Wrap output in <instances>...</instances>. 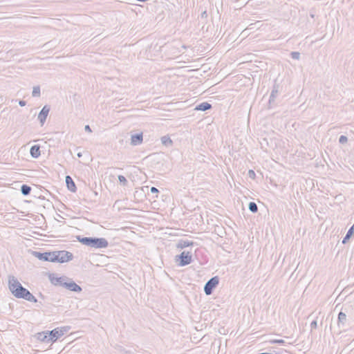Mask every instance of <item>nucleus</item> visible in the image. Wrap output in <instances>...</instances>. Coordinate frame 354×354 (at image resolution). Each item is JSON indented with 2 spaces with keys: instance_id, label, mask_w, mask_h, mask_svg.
<instances>
[{
  "instance_id": "obj_1",
  "label": "nucleus",
  "mask_w": 354,
  "mask_h": 354,
  "mask_svg": "<svg viewBox=\"0 0 354 354\" xmlns=\"http://www.w3.org/2000/svg\"><path fill=\"white\" fill-rule=\"evenodd\" d=\"M8 288L16 298L24 299L33 303L37 302L36 297L28 289L23 287L14 276H9L8 277Z\"/></svg>"
},
{
  "instance_id": "obj_2",
  "label": "nucleus",
  "mask_w": 354,
  "mask_h": 354,
  "mask_svg": "<svg viewBox=\"0 0 354 354\" xmlns=\"http://www.w3.org/2000/svg\"><path fill=\"white\" fill-rule=\"evenodd\" d=\"M77 239L82 244L96 249L106 248L109 245L108 241L105 238L77 236Z\"/></svg>"
},
{
  "instance_id": "obj_3",
  "label": "nucleus",
  "mask_w": 354,
  "mask_h": 354,
  "mask_svg": "<svg viewBox=\"0 0 354 354\" xmlns=\"http://www.w3.org/2000/svg\"><path fill=\"white\" fill-rule=\"evenodd\" d=\"M53 262L66 263L73 259V254L66 250L53 251Z\"/></svg>"
},
{
  "instance_id": "obj_4",
  "label": "nucleus",
  "mask_w": 354,
  "mask_h": 354,
  "mask_svg": "<svg viewBox=\"0 0 354 354\" xmlns=\"http://www.w3.org/2000/svg\"><path fill=\"white\" fill-rule=\"evenodd\" d=\"M219 283L218 277L216 276L212 277L209 280L207 281L204 286V292L207 295H210L213 290L217 286Z\"/></svg>"
},
{
  "instance_id": "obj_5",
  "label": "nucleus",
  "mask_w": 354,
  "mask_h": 354,
  "mask_svg": "<svg viewBox=\"0 0 354 354\" xmlns=\"http://www.w3.org/2000/svg\"><path fill=\"white\" fill-rule=\"evenodd\" d=\"M192 254L189 252L183 251L180 255L176 257V261L180 260L178 266H185L189 265L192 262Z\"/></svg>"
},
{
  "instance_id": "obj_6",
  "label": "nucleus",
  "mask_w": 354,
  "mask_h": 354,
  "mask_svg": "<svg viewBox=\"0 0 354 354\" xmlns=\"http://www.w3.org/2000/svg\"><path fill=\"white\" fill-rule=\"evenodd\" d=\"M34 257H37L38 259L44 261H50L53 262L54 259V254L53 252H39L37 251H34L32 252Z\"/></svg>"
},
{
  "instance_id": "obj_7",
  "label": "nucleus",
  "mask_w": 354,
  "mask_h": 354,
  "mask_svg": "<svg viewBox=\"0 0 354 354\" xmlns=\"http://www.w3.org/2000/svg\"><path fill=\"white\" fill-rule=\"evenodd\" d=\"M66 331V327H63L61 328H57L50 331H48L50 337H52V342H55L59 337L64 335Z\"/></svg>"
},
{
  "instance_id": "obj_8",
  "label": "nucleus",
  "mask_w": 354,
  "mask_h": 354,
  "mask_svg": "<svg viewBox=\"0 0 354 354\" xmlns=\"http://www.w3.org/2000/svg\"><path fill=\"white\" fill-rule=\"evenodd\" d=\"M64 287L71 291L75 292H80L82 290V288L77 284L74 281L71 279H69L66 281V283H64Z\"/></svg>"
},
{
  "instance_id": "obj_9",
  "label": "nucleus",
  "mask_w": 354,
  "mask_h": 354,
  "mask_svg": "<svg viewBox=\"0 0 354 354\" xmlns=\"http://www.w3.org/2000/svg\"><path fill=\"white\" fill-rule=\"evenodd\" d=\"M50 110V106L45 105L40 111L38 115V120H39L41 127L44 124Z\"/></svg>"
},
{
  "instance_id": "obj_10",
  "label": "nucleus",
  "mask_w": 354,
  "mask_h": 354,
  "mask_svg": "<svg viewBox=\"0 0 354 354\" xmlns=\"http://www.w3.org/2000/svg\"><path fill=\"white\" fill-rule=\"evenodd\" d=\"M50 282L55 286H60L64 287V283L68 279V277L63 276L59 277H55L52 275L49 277Z\"/></svg>"
},
{
  "instance_id": "obj_11",
  "label": "nucleus",
  "mask_w": 354,
  "mask_h": 354,
  "mask_svg": "<svg viewBox=\"0 0 354 354\" xmlns=\"http://www.w3.org/2000/svg\"><path fill=\"white\" fill-rule=\"evenodd\" d=\"M143 141V133L142 132L133 134L131 136V145L133 146L140 145Z\"/></svg>"
},
{
  "instance_id": "obj_12",
  "label": "nucleus",
  "mask_w": 354,
  "mask_h": 354,
  "mask_svg": "<svg viewBox=\"0 0 354 354\" xmlns=\"http://www.w3.org/2000/svg\"><path fill=\"white\" fill-rule=\"evenodd\" d=\"M36 336L37 339L41 342L46 343L52 342V337H50L48 331L38 333Z\"/></svg>"
},
{
  "instance_id": "obj_13",
  "label": "nucleus",
  "mask_w": 354,
  "mask_h": 354,
  "mask_svg": "<svg viewBox=\"0 0 354 354\" xmlns=\"http://www.w3.org/2000/svg\"><path fill=\"white\" fill-rule=\"evenodd\" d=\"M66 186L68 190H70L72 192H75L77 190V187L75 186V184L72 179V178L70 176H66Z\"/></svg>"
},
{
  "instance_id": "obj_14",
  "label": "nucleus",
  "mask_w": 354,
  "mask_h": 354,
  "mask_svg": "<svg viewBox=\"0 0 354 354\" xmlns=\"http://www.w3.org/2000/svg\"><path fill=\"white\" fill-rule=\"evenodd\" d=\"M30 153L32 158H37L40 153V147L39 145H33L30 149Z\"/></svg>"
},
{
  "instance_id": "obj_15",
  "label": "nucleus",
  "mask_w": 354,
  "mask_h": 354,
  "mask_svg": "<svg viewBox=\"0 0 354 354\" xmlns=\"http://www.w3.org/2000/svg\"><path fill=\"white\" fill-rule=\"evenodd\" d=\"M346 322V315L343 312H339L337 317V325L340 328L344 326Z\"/></svg>"
},
{
  "instance_id": "obj_16",
  "label": "nucleus",
  "mask_w": 354,
  "mask_h": 354,
  "mask_svg": "<svg viewBox=\"0 0 354 354\" xmlns=\"http://www.w3.org/2000/svg\"><path fill=\"white\" fill-rule=\"evenodd\" d=\"M211 108H212L211 104H209L207 102H202V103L199 104L198 105H197L195 108V110L205 111L207 110L210 109Z\"/></svg>"
},
{
  "instance_id": "obj_17",
  "label": "nucleus",
  "mask_w": 354,
  "mask_h": 354,
  "mask_svg": "<svg viewBox=\"0 0 354 354\" xmlns=\"http://www.w3.org/2000/svg\"><path fill=\"white\" fill-rule=\"evenodd\" d=\"M278 88H279V86L277 85H274L273 86V88L272 90L271 94L270 95V99H269V103L270 104H271L272 102H274V99L277 96V94H278V92H279Z\"/></svg>"
},
{
  "instance_id": "obj_18",
  "label": "nucleus",
  "mask_w": 354,
  "mask_h": 354,
  "mask_svg": "<svg viewBox=\"0 0 354 354\" xmlns=\"http://www.w3.org/2000/svg\"><path fill=\"white\" fill-rule=\"evenodd\" d=\"M354 234V225L351 227L349 230H348L346 236L342 240V243L346 244L348 241L350 239V238Z\"/></svg>"
},
{
  "instance_id": "obj_19",
  "label": "nucleus",
  "mask_w": 354,
  "mask_h": 354,
  "mask_svg": "<svg viewBox=\"0 0 354 354\" xmlns=\"http://www.w3.org/2000/svg\"><path fill=\"white\" fill-rule=\"evenodd\" d=\"M161 142H162V144L166 147H170L172 145V143H173L171 138L167 136H162L161 138Z\"/></svg>"
},
{
  "instance_id": "obj_20",
  "label": "nucleus",
  "mask_w": 354,
  "mask_h": 354,
  "mask_svg": "<svg viewBox=\"0 0 354 354\" xmlns=\"http://www.w3.org/2000/svg\"><path fill=\"white\" fill-rule=\"evenodd\" d=\"M31 192V187L27 185H22L21 187V192L24 196H28Z\"/></svg>"
},
{
  "instance_id": "obj_21",
  "label": "nucleus",
  "mask_w": 354,
  "mask_h": 354,
  "mask_svg": "<svg viewBox=\"0 0 354 354\" xmlns=\"http://www.w3.org/2000/svg\"><path fill=\"white\" fill-rule=\"evenodd\" d=\"M191 245H192V242H189V241L181 240L178 243V248L183 249V248L188 247Z\"/></svg>"
},
{
  "instance_id": "obj_22",
  "label": "nucleus",
  "mask_w": 354,
  "mask_h": 354,
  "mask_svg": "<svg viewBox=\"0 0 354 354\" xmlns=\"http://www.w3.org/2000/svg\"><path fill=\"white\" fill-rule=\"evenodd\" d=\"M248 208L249 210L252 213H256L258 212L257 205L254 202H250Z\"/></svg>"
},
{
  "instance_id": "obj_23",
  "label": "nucleus",
  "mask_w": 354,
  "mask_h": 354,
  "mask_svg": "<svg viewBox=\"0 0 354 354\" xmlns=\"http://www.w3.org/2000/svg\"><path fill=\"white\" fill-rule=\"evenodd\" d=\"M32 95V97H40L41 91L40 87L39 86H35L33 87Z\"/></svg>"
},
{
  "instance_id": "obj_24",
  "label": "nucleus",
  "mask_w": 354,
  "mask_h": 354,
  "mask_svg": "<svg viewBox=\"0 0 354 354\" xmlns=\"http://www.w3.org/2000/svg\"><path fill=\"white\" fill-rule=\"evenodd\" d=\"M118 180H119L120 183L121 185H122L123 186H126L127 185V183H128L127 180L122 175H119L118 176Z\"/></svg>"
},
{
  "instance_id": "obj_25",
  "label": "nucleus",
  "mask_w": 354,
  "mask_h": 354,
  "mask_svg": "<svg viewBox=\"0 0 354 354\" xmlns=\"http://www.w3.org/2000/svg\"><path fill=\"white\" fill-rule=\"evenodd\" d=\"M269 342L271 344H281V345H283L286 343V342L283 339H270V340H269Z\"/></svg>"
},
{
  "instance_id": "obj_26",
  "label": "nucleus",
  "mask_w": 354,
  "mask_h": 354,
  "mask_svg": "<svg viewBox=\"0 0 354 354\" xmlns=\"http://www.w3.org/2000/svg\"><path fill=\"white\" fill-rule=\"evenodd\" d=\"M290 56L292 59L299 60L300 59V53L299 52H292Z\"/></svg>"
},
{
  "instance_id": "obj_27",
  "label": "nucleus",
  "mask_w": 354,
  "mask_h": 354,
  "mask_svg": "<svg viewBox=\"0 0 354 354\" xmlns=\"http://www.w3.org/2000/svg\"><path fill=\"white\" fill-rule=\"evenodd\" d=\"M347 141H348V138L346 136H341L339 138V142L340 144L344 145V144L346 143Z\"/></svg>"
},
{
  "instance_id": "obj_28",
  "label": "nucleus",
  "mask_w": 354,
  "mask_h": 354,
  "mask_svg": "<svg viewBox=\"0 0 354 354\" xmlns=\"http://www.w3.org/2000/svg\"><path fill=\"white\" fill-rule=\"evenodd\" d=\"M248 176H249V178H250L252 179H254L256 177V174L253 170L250 169L248 171Z\"/></svg>"
},
{
  "instance_id": "obj_29",
  "label": "nucleus",
  "mask_w": 354,
  "mask_h": 354,
  "mask_svg": "<svg viewBox=\"0 0 354 354\" xmlns=\"http://www.w3.org/2000/svg\"><path fill=\"white\" fill-rule=\"evenodd\" d=\"M317 327V320H314L310 323V329L313 330Z\"/></svg>"
},
{
  "instance_id": "obj_30",
  "label": "nucleus",
  "mask_w": 354,
  "mask_h": 354,
  "mask_svg": "<svg viewBox=\"0 0 354 354\" xmlns=\"http://www.w3.org/2000/svg\"><path fill=\"white\" fill-rule=\"evenodd\" d=\"M150 191L153 194H156L159 192L158 189L155 187H151Z\"/></svg>"
},
{
  "instance_id": "obj_31",
  "label": "nucleus",
  "mask_w": 354,
  "mask_h": 354,
  "mask_svg": "<svg viewBox=\"0 0 354 354\" xmlns=\"http://www.w3.org/2000/svg\"><path fill=\"white\" fill-rule=\"evenodd\" d=\"M122 354H134L132 351L126 349H122Z\"/></svg>"
},
{
  "instance_id": "obj_32",
  "label": "nucleus",
  "mask_w": 354,
  "mask_h": 354,
  "mask_svg": "<svg viewBox=\"0 0 354 354\" xmlns=\"http://www.w3.org/2000/svg\"><path fill=\"white\" fill-rule=\"evenodd\" d=\"M84 130H85L86 131L88 132V133L92 132V130H91V127H90V126H89V125H86V126L84 127Z\"/></svg>"
},
{
  "instance_id": "obj_33",
  "label": "nucleus",
  "mask_w": 354,
  "mask_h": 354,
  "mask_svg": "<svg viewBox=\"0 0 354 354\" xmlns=\"http://www.w3.org/2000/svg\"><path fill=\"white\" fill-rule=\"evenodd\" d=\"M19 106H26V101H24V100H19Z\"/></svg>"
},
{
  "instance_id": "obj_34",
  "label": "nucleus",
  "mask_w": 354,
  "mask_h": 354,
  "mask_svg": "<svg viewBox=\"0 0 354 354\" xmlns=\"http://www.w3.org/2000/svg\"><path fill=\"white\" fill-rule=\"evenodd\" d=\"M207 16V12L206 11H204L202 12L201 14V17H206Z\"/></svg>"
},
{
  "instance_id": "obj_35",
  "label": "nucleus",
  "mask_w": 354,
  "mask_h": 354,
  "mask_svg": "<svg viewBox=\"0 0 354 354\" xmlns=\"http://www.w3.org/2000/svg\"><path fill=\"white\" fill-rule=\"evenodd\" d=\"M82 153H81V152L77 153V156H78V157H80H80H82Z\"/></svg>"
}]
</instances>
